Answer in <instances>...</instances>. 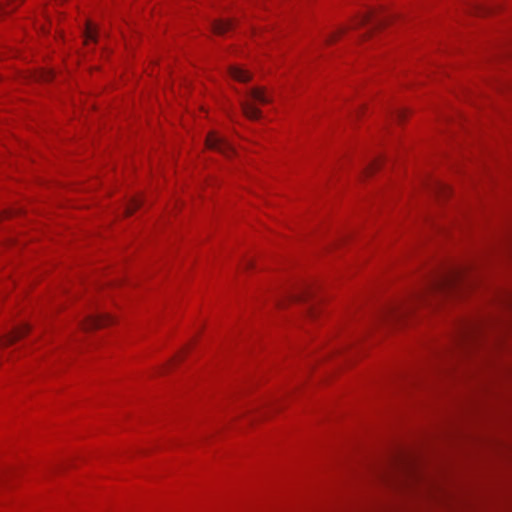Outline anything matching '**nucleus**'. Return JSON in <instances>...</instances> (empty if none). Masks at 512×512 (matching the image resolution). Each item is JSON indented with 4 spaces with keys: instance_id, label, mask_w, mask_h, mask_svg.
Wrapping results in <instances>:
<instances>
[{
    "instance_id": "nucleus-1",
    "label": "nucleus",
    "mask_w": 512,
    "mask_h": 512,
    "mask_svg": "<svg viewBox=\"0 0 512 512\" xmlns=\"http://www.w3.org/2000/svg\"><path fill=\"white\" fill-rule=\"evenodd\" d=\"M446 294L445 283L442 278L436 277L427 286L426 290L406 304L393 305L384 312L385 317L401 318L410 313L416 303H428L430 298H443Z\"/></svg>"
},
{
    "instance_id": "nucleus-2",
    "label": "nucleus",
    "mask_w": 512,
    "mask_h": 512,
    "mask_svg": "<svg viewBox=\"0 0 512 512\" xmlns=\"http://www.w3.org/2000/svg\"><path fill=\"white\" fill-rule=\"evenodd\" d=\"M247 96L250 100H245L241 102V108L244 115L252 120L259 119L261 117V111L254 106L252 101H255L259 104H268L271 102V98L266 95L264 88L255 87L252 88Z\"/></svg>"
},
{
    "instance_id": "nucleus-3",
    "label": "nucleus",
    "mask_w": 512,
    "mask_h": 512,
    "mask_svg": "<svg viewBox=\"0 0 512 512\" xmlns=\"http://www.w3.org/2000/svg\"><path fill=\"white\" fill-rule=\"evenodd\" d=\"M206 145L209 149L220 152L225 156H230L233 153L231 145L215 132H211L207 135Z\"/></svg>"
},
{
    "instance_id": "nucleus-4",
    "label": "nucleus",
    "mask_w": 512,
    "mask_h": 512,
    "mask_svg": "<svg viewBox=\"0 0 512 512\" xmlns=\"http://www.w3.org/2000/svg\"><path fill=\"white\" fill-rule=\"evenodd\" d=\"M112 322H113V320L110 315L98 314V315H93V316L87 317L85 322L83 323V327L86 330H93V329L104 327Z\"/></svg>"
},
{
    "instance_id": "nucleus-5",
    "label": "nucleus",
    "mask_w": 512,
    "mask_h": 512,
    "mask_svg": "<svg viewBox=\"0 0 512 512\" xmlns=\"http://www.w3.org/2000/svg\"><path fill=\"white\" fill-rule=\"evenodd\" d=\"M29 331V326L28 325H22V326H19L17 327L14 331H12L11 333L5 335L4 337H2L0 339V344L3 345V346H7V345H10L12 344L13 342H15L16 340L20 339L21 337H23L24 335H26Z\"/></svg>"
},
{
    "instance_id": "nucleus-6",
    "label": "nucleus",
    "mask_w": 512,
    "mask_h": 512,
    "mask_svg": "<svg viewBox=\"0 0 512 512\" xmlns=\"http://www.w3.org/2000/svg\"><path fill=\"white\" fill-rule=\"evenodd\" d=\"M372 21L375 27H379L384 23L383 19L377 18L374 15V12L368 11L364 14L360 15L354 22V27L364 25L368 22Z\"/></svg>"
},
{
    "instance_id": "nucleus-7",
    "label": "nucleus",
    "mask_w": 512,
    "mask_h": 512,
    "mask_svg": "<svg viewBox=\"0 0 512 512\" xmlns=\"http://www.w3.org/2000/svg\"><path fill=\"white\" fill-rule=\"evenodd\" d=\"M229 73L233 79L239 82H246L251 79V74L249 73V71L241 67L232 66L229 69Z\"/></svg>"
},
{
    "instance_id": "nucleus-8",
    "label": "nucleus",
    "mask_w": 512,
    "mask_h": 512,
    "mask_svg": "<svg viewBox=\"0 0 512 512\" xmlns=\"http://www.w3.org/2000/svg\"><path fill=\"white\" fill-rule=\"evenodd\" d=\"M233 27V23L231 20H215L212 23V29L215 34L223 35L227 31L231 30Z\"/></svg>"
},
{
    "instance_id": "nucleus-9",
    "label": "nucleus",
    "mask_w": 512,
    "mask_h": 512,
    "mask_svg": "<svg viewBox=\"0 0 512 512\" xmlns=\"http://www.w3.org/2000/svg\"><path fill=\"white\" fill-rule=\"evenodd\" d=\"M96 29L92 24H88L85 30V43L96 41Z\"/></svg>"
},
{
    "instance_id": "nucleus-10",
    "label": "nucleus",
    "mask_w": 512,
    "mask_h": 512,
    "mask_svg": "<svg viewBox=\"0 0 512 512\" xmlns=\"http://www.w3.org/2000/svg\"><path fill=\"white\" fill-rule=\"evenodd\" d=\"M142 200L140 198H133L130 203L126 207V214L130 215L135 211L138 207H140Z\"/></svg>"
},
{
    "instance_id": "nucleus-11",
    "label": "nucleus",
    "mask_w": 512,
    "mask_h": 512,
    "mask_svg": "<svg viewBox=\"0 0 512 512\" xmlns=\"http://www.w3.org/2000/svg\"><path fill=\"white\" fill-rule=\"evenodd\" d=\"M472 12L477 16H487L491 13L490 9L482 6V5H476L474 8H472Z\"/></svg>"
},
{
    "instance_id": "nucleus-12",
    "label": "nucleus",
    "mask_w": 512,
    "mask_h": 512,
    "mask_svg": "<svg viewBox=\"0 0 512 512\" xmlns=\"http://www.w3.org/2000/svg\"><path fill=\"white\" fill-rule=\"evenodd\" d=\"M395 116L399 119V120H402L405 116V111L403 109H397L396 112H395Z\"/></svg>"
},
{
    "instance_id": "nucleus-13",
    "label": "nucleus",
    "mask_w": 512,
    "mask_h": 512,
    "mask_svg": "<svg viewBox=\"0 0 512 512\" xmlns=\"http://www.w3.org/2000/svg\"><path fill=\"white\" fill-rule=\"evenodd\" d=\"M379 165V162L378 160H375L373 163L370 164V166L367 168V171L370 172V171H373L374 169L377 168V166Z\"/></svg>"
},
{
    "instance_id": "nucleus-14",
    "label": "nucleus",
    "mask_w": 512,
    "mask_h": 512,
    "mask_svg": "<svg viewBox=\"0 0 512 512\" xmlns=\"http://www.w3.org/2000/svg\"><path fill=\"white\" fill-rule=\"evenodd\" d=\"M52 79V73L51 72H46L44 75H43V80L45 81H48Z\"/></svg>"
},
{
    "instance_id": "nucleus-15",
    "label": "nucleus",
    "mask_w": 512,
    "mask_h": 512,
    "mask_svg": "<svg viewBox=\"0 0 512 512\" xmlns=\"http://www.w3.org/2000/svg\"><path fill=\"white\" fill-rule=\"evenodd\" d=\"M449 279H450V291H451L452 290V286H453V282H454V275H453L451 270H450Z\"/></svg>"
},
{
    "instance_id": "nucleus-16",
    "label": "nucleus",
    "mask_w": 512,
    "mask_h": 512,
    "mask_svg": "<svg viewBox=\"0 0 512 512\" xmlns=\"http://www.w3.org/2000/svg\"><path fill=\"white\" fill-rule=\"evenodd\" d=\"M433 189L435 190V192L438 193V191L440 190V187L438 186V184H435Z\"/></svg>"
},
{
    "instance_id": "nucleus-17",
    "label": "nucleus",
    "mask_w": 512,
    "mask_h": 512,
    "mask_svg": "<svg viewBox=\"0 0 512 512\" xmlns=\"http://www.w3.org/2000/svg\"><path fill=\"white\" fill-rule=\"evenodd\" d=\"M334 37H335V36H331V38H330V39H328L327 41H333Z\"/></svg>"
}]
</instances>
